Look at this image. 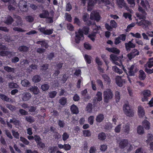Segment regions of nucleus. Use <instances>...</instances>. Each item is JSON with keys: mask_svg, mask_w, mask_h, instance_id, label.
Wrapping results in <instances>:
<instances>
[{"mask_svg": "<svg viewBox=\"0 0 153 153\" xmlns=\"http://www.w3.org/2000/svg\"><path fill=\"white\" fill-rule=\"evenodd\" d=\"M119 146L121 149L128 152L131 151L133 149L132 145L127 139H126L122 140L120 141Z\"/></svg>", "mask_w": 153, "mask_h": 153, "instance_id": "nucleus-1", "label": "nucleus"}, {"mask_svg": "<svg viewBox=\"0 0 153 153\" xmlns=\"http://www.w3.org/2000/svg\"><path fill=\"white\" fill-rule=\"evenodd\" d=\"M89 30L88 27H84L83 29V31L80 29L78 32H76V36L75 38V42L77 43H79L80 40L83 39V32H84L85 34H87L88 33Z\"/></svg>", "mask_w": 153, "mask_h": 153, "instance_id": "nucleus-2", "label": "nucleus"}, {"mask_svg": "<svg viewBox=\"0 0 153 153\" xmlns=\"http://www.w3.org/2000/svg\"><path fill=\"white\" fill-rule=\"evenodd\" d=\"M123 69L127 74V75L131 76H134L135 75V74L138 71V69L137 65L135 64L132 65L128 67V73H127V70L124 67H123Z\"/></svg>", "mask_w": 153, "mask_h": 153, "instance_id": "nucleus-3", "label": "nucleus"}, {"mask_svg": "<svg viewBox=\"0 0 153 153\" xmlns=\"http://www.w3.org/2000/svg\"><path fill=\"white\" fill-rule=\"evenodd\" d=\"M104 101L106 102H108V100L112 99L113 97V94L111 90L107 89L103 93Z\"/></svg>", "mask_w": 153, "mask_h": 153, "instance_id": "nucleus-4", "label": "nucleus"}, {"mask_svg": "<svg viewBox=\"0 0 153 153\" xmlns=\"http://www.w3.org/2000/svg\"><path fill=\"white\" fill-rule=\"evenodd\" d=\"M27 4V2L23 0L20 1L18 4V6L21 10L25 12L28 10Z\"/></svg>", "mask_w": 153, "mask_h": 153, "instance_id": "nucleus-5", "label": "nucleus"}, {"mask_svg": "<svg viewBox=\"0 0 153 153\" xmlns=\"http://www.w3.org/2000/svg\"><path fill=\"white\" fill-rule=\"evenodd\" d=\"M130 124L128 123L122 124V131L126 134H128L130 131Z\"/></svg>", "mask_w": 153, "mask_h": 153, "instance_id": "nucleus-6", "label": "nucleus"}, {"mask_svg": "<svg viewBox=\"0 0 153 153\" xmlns=\"http://www.w3.org/2000/svg\"><path fill=\"white\" fill-rule=\"evenodd\" d=\"M99 13L96 11H92L90 15V19L91 20H95L98 21L100 19Z\"/></svg>", "mask_w": 153, "mask_h": 153, "instance_id": "nucleus-7", "label": "nucleus"}, {"mask_svg": "<svg viewBox=\"0 0 153 153\" xmlns=\"http://www.w3.org/2000/svg\"><path fill=\"white\" fill-rule=\"evenodd\" d=\"M39 31L44 34L46 35H49L52 33L53 29H46L45 27H41L39 28Z\"/></svg>", "mask_w": 153, "mask_h": 153, "instance_id": "nucleus-8", "label": "nucleus"}, {"mask_svg": "<svg viewBox=\"0 0 153 153\" xmlns=\"http://www.w3.org/2000/svg\"><path fill=\"white\" fill-rule=\"evenodd\" d=\"M31 97V94L30 93L28 92H24L22 94V99L24 101H27L30 99Z\"/></svg>", "mask_w": 153, "mask_h": 153, "instance_id": "nucleus-9", "label": "nucleus"}, {"mask_svg": "<svg viewBox=\"0 0 153 153\" xmlns=\"http://www.w3.org/2000/svg\"><path fill=\"white\" fill-rule=\"evenodd\" d=\"M132 40L128 43L125 44L126 48L127 51H129L131 48H134L135 47V45L132 42Z\"/></svg>", "mask_w": 153, "mask_h": 153, "instance_id": "nucleus-10", "label": "nucleus"}, {"mask_svg": "<svg viewBox=\"0 0 153 153\" xmlns=\"http://www.w3.org/2000/svg\"><path fill=\"white\" fill-rule=\"evenodd\" d=\"M97 0H89L88 3V10L90 11L92 10V7L96 3Z\"/></svg>", "mask_w": 153, "mask_h": 153, "instance_id": "nucleus-11", "label": "nucleus"}, {"mask_svg": "<svg viewBox=\"0 0 153 153\" xmlns=\"http://www.w3.org/2000/svg\"><path fill=\"white\" fill-rule=\"evenodd\" d=\"M49 15V13L47 10H42V13L39 15V16L41 18H46L48 17Z\"/></svg>", "mask_w": 153, "mask_h": 153, "instance_id": "nucleus-12", "label": "nucleus"}, {"mask_svg": "<svg viewBox=\"0 0 153 153\" xmlns=\"http://www.w3.org/2000/svg\"><path fill=\"white\" fill-rule=\"evenodd\" d=\"M116 83L120 87H122L123 83L125 82L126 80L124 79H122L120 77H118L116 79Z\"/></svg>", "mask_w": 153, "mask_h": 153, "instance_id": "nucleus-13", "label": "nucleus"}, {"mask_svg": "<svg viewBox=\"0 0 153 153\" xmlns=\"http://www.w3.org/2000/svg\"><path fill=\"white\" fill-rule=\"evenodd\" d=\"M138 114L140 117H143L145 115L144 110L143 107L141 106L138 107Z\"/></svg>", "mask_w": 153, "mask_h": 153, "instance_id": "nucleus-14", "label": "nucleus"}, {"mask_svg": "<svg viewBox=\"0 0 153 153\" xmlns=\"http://www.w3.org/2000/svg\"><path fill=\"white\" fill-rule=\"evenodd\" d=\"M143 126L146 129L149 130L150 128V124L149 122L146 120H144L142 123Z\"/></svg>", "mask_w": 153, "mask_h": 153, "instance_id": "nucleus-15", "label": "nucleus"}, {"mask_svg": "<svg viewBox=\"0 0 153 153\" xmlns=\"http://www.w3.org/2000/svg\"><path fill=\"white\" fill-rule=\"evenodd\" d=\"M29 90L33 92L35 94H38L39 91L37 87L36 86H31L29 88Z\"/></svg>", "mask_w": 153, "mask_h": 153, "instance_id": "nucleus-16", "label": "nucleus"}, {"mask_svg": "<svg viewBox=\"0 0 153 153\" xmlns=\"http://www.w3.org/2000/svg\"><path fill=\"white\" fill-rule=\"evenodd\" d=\"M104 119V115L102 114H99L97 115L96 118V121L100 123L102 122Z\"/></svg>", "mask_w": 153, "mask_h": 153, "instance_id": "nucleus-17", "label": "nucleus"}, {"mask_svg": "<svg viewBox=\"0 0 153 153\" xmlns=\"http://www.w3.org/2000/svg\"><path fill=\"white\" fill-rule=\"evenodd\" d=\"M146 13L145 11H143V12H140V13H137L136 15L137 17L139 19H144L146 18Z\"/></svg>", "mask_w": 153, "mask_h": 153, "instance_id": "nucleus-18", "label": "nucleus"}, {"mask_svg": "<svg viewBox=\"0 0 153 153\" xmlns=\"http://www.w3.org/2000/svg\"><path fill=\"white\" fill-rule=\"evenodd\" d=\"M106 50L108 51L114 53L116 54H119L120 52V50L117 48H107Z\"/></svg>", "mask_w": 153, "mask_h": 153, "instance_id": "nucleus-19", "label": "nucleus"}, {"mask_svg": "<svg viewBox=\"0 0 153 153\" xmlns=\"http://www.w3.org/2000/svg\"><path fill=\"white\" fill-rule=\"evenodd\" d=\"M13 21V19L10 16H8L6 18V21L4 22V23L7 25H9L12 24Z\"/></svg>", "mask_w": 153, "mask_h": 153, "instance_id": "nucleus-20", "label": "nucleus"}, {"mask_svg": "<svg viewBox=\"0 0 153 153\" xmlns=\"http://www.w3.org/2000/svg\"><path fill=\"white\" fill-rule=\"evenodd\" d=\"M71 111L74 114H76L79 112L77 107L74 105H73L71 106Z\"/></svg>", "mask_w": 153, "mask_h": 153, "instance_id": "nucleus-21", "label": "nucleus"}, {"mask_svg": "<svg viewBox=\"0 0 153 153\" xmlns=\"http://www.w3.org/2000/svg\"><path fill=\"white\" fill-rule=\"evenodd\" d=\"M139 77L140 80H143L146 77V75L145 72L142 70L139 71Z\"/></svg>", "mask_w": 153, "mask_h": 153, "instance_id": "nucleus-22", "label": "nucleus"}, {"mask_svg": "<svg viewBox=\"0 0 153 153\" xmlns=\"http://www.w3.org/2000/svg\"><path fill=\"white\" fill-rule=\"evenodd\" d=\"M102 76L105 82L107 84H109L111 82V79L108 76L105 74H102Z\"/></svg>", "mask_w": 153, "mask_h": 153, "instance_id": "nucleus-23", "label": "nucleus"}, {"mask_svg": "<svg viewBox=\"0 0 153 153\" xmlns=\"http://www.w3.org/2000/svg\"><path fill=\"white\" fill-rule=\"evenodd\" d=\"M117 3L119 6L121 8L126 6V3L124 0H117Z\"/></svg>", "mask_w": 153, "mask_h": 153, "instance_id": "nucleus-24", "label": "nucleus"}, {"mask_svg": "<svg viewBox=\"0 0 153 153\" xmlns=\"http://www.w3.org/2000/svg\"><path fill=\"white\" fill-rule=\"evenodd\" d=\"M28 47L24 45L20 46L18 48L19 51L21 52H26L28 51Z\"/></svg>", "mask_w": 153, "mask_h": 153, "instance_id": "nucleus-25", "label": "nucleus"}, {"mask_svg": "<svg viewBox=\"0 0 153 153\" xmlns=\"http://www.w3.org/2000/svg\"><path fill=\"white\" fill-rule=\"evenodd\" d=\"M4 69L5 71L9 73H14L15 72V68H11L7 66H4Z\"/></svg>", "mask_w": 153, "mask_h": 153, "instance_id": "nucleus-26", "label": "nucleus"}, {"mask_svg": "<svg viewBox=\"0 0 153 153\" xmlns=\"http://www.w3.org/2000/svg\"><path fill=\"white\" fill-rule=\"evenodd\" d=\"M0 98L2 100L7 102H10L11 100L10 98H8L7 96L3 94H0Z\"/></svg>", "mask_w": 153, "mask_h": 153, "instance_id": "nucleus-27", "label": "nucleus"}, {"mask_svg": "<svg viewBox=\"0 0 153 153\" xmlns=\"http://www.w3.org/2000/svg\"><path fill=\"white\" fill-rule=\"evenodd\" d=\"M21 84L23 86L27 87L29 86L30 83L28 80L25 79L21 81Z\"/></svg>", "mask_w": 153, "mask_h": 153, "instance_id": "nucleus-28", "label": "nucleus"}, {"mask_svg": "<svg viewBox=\"0 0 153 153\" xmlns=\"http://www.w3.org/2000/svg\"><path fill=\"white\" fill-rule=\"evenodd\" d=\"M134 111L131 109L126 112L124 114L127 116L129 117H132L134 116Z\"/></svg>", "mask_w": 153, "mask_h": 153, "instance_id": "nucleus-29", "label": "nucleus"}, {"mask_svg": "<svg viewBox=\"0 0 153 153\" xmlns=\"http://www.w3.org/2000/svg\"><path fill=\"white\" fill-rule=\"evenodd\" d=\"M137 132L138 134H142L144 133V129L142 126H139L137 129Z\"/></svg>", "mask_w": 153, "mask_h": 153, "instance_id": "nucleus-30", "label": "nucleus"}, {"mask_svg": "<svg viewBox=\"0 0 153 153\" xmlns=\"http://www.w3.org/2000/svg\"><path fill=\"white\" fill-rule=\"evenodd\" d=\"M41 79L40 77L38 75L34 76L32 78L33 81L34 82H38L41 80Z\"/></svg>", "mask_w": 153, "mask_h": 153, "instance_id": "nucleus-31", "label": "nucleus"}, {"mask_svg": "<svg viewBox=\"0 0 153 153\" xmlns=\"http://www.w3.org/2000/svg\"><path fill=\"white\" fill-rule=\"evenodd\" d=\"M10 122L13 123L15 126H18L19 124V121L15 118H13L12 119H10Z\"/></svg>", "mask_w": 153, "mask_h": 153, "instance_id": "nucleus-32", "label": "nucleus"}, {"mask_svg": "<svg viewBox=\"0 0 153 153\" xmlns=\"http://www.w3.org/2000/svg\"><path fill=\"white\" fill-rule=\"evenodd\" d=\"M98 137L100 140H103L105 139L106 136L104 133L101 132L98 134Z\"/></svg>", "mask_w": 153, "mask_h": 153, "instance_id": "nucleus-33", "label": "nucleus"}, {"mask_svg": "<svg viewBox=\"0 0 153 153\" xmlns=\"http://www.w3.org/2000/svg\"><path fill=\"white\" fill-rule=\"evenodd\" d=\"M17 20L16 21V23L18 26H22L23 24L21 18L19 16L16 17V18Z\"/></svg>", "mask_w": 153, "mask_h": 153, "instance_id": "nucleus-34", "label": "nucleus"}, {"mask_svg": "<svg viewBox=\"0 0 153 153\" xmlns=\"http://www.w3.org/2000/svg\"><path fill=\"white\" fill-rule=\"evenodd\" d=\"M141 23L145 27H147L151 25V23L150 22L145 19L141 20Z\"/></svg>", "mask_w": 153, "mask_h": 153, "instance_id": "nucleus-35", "label": "nucleus"}, {"mask_svg": "<svg viewBox=\"0 0 153 153\" xmlns=\"http://www.w3.org/2000/svg\"><path fill=\"white\" fill-rule=\"evenodd\" d=\"M151 91L149 90H144L143 92V94L144 96L147 97L151 96Z\"/></svg>", "mask_w": 153, "mask_h": 153, "instance_id": "nucleus-36", "label": "nucleus"}, {"mask_svg": "<svg viewBox=\"0 0 153 153\" xmlns=\"http://www.w3.org/2000/svg\"><path fill=\"white\" fill-rule=\"evenodd\" d=\"M131 109V108L128 104L126 103L124 105L123 107V110L124 113L129 110Z\"/></svg>", "mask_w": 153, "mask_h": 153, "instance_id": "nucleus-37", "label": "nucleus"}, {"mask_svg": "<svg viewBox=\"0 0 153 153\" xmlns=\"http://www.w3.org/2000/svg\"><path fill=\"white\" fill-rule=\"evenodd\" d=\"M11 132L13 136L15 138L17 139L19 138V134L18 132L12 129L11 130Z\"/></svg>", "mask_w": 153, "mask_h": 153, "instance_id": "nucleus-38", "label": "nucleus"}, {"mask_svg": "<svg viewBox=\"0 0 153 153\" xmlns=\"http://www.w3.org/2000/svg\"><path fill=\"white\" fill-rule=\"evenodd\" d=\"M113 70L115 72L119 74H122L123 73L122 71L118 68L116 66H114L113 67Z\"/></svg>", "mask_w": 153, "mask_h": 153, "instance_id": "nucleus-39", "label": "nucleus"}, {"mask_svg": "<svg viewBox=\"0 0 153 153\" xmlns=\"http://www.w3.org/2000/svg\"><path fill=\"white\" fill-rule=\"evenodd\" d=\"M37 68V66L34 64H32L30 65L29 68H27V70L29 72L32 71V70L36 69Z\"/></svg>", "mask_w": 153, "mask_h": 153, "instance_id": "nucleus-40", "label": "nucleus"}, {"mask_svg": "<svg viewBox=\"0 0 153 153\" xmlns=\"http://www.w3.org/2000/svg\"><path fill=\"white\" fill-rule=\"evenodd\" d=\"M146 65L149 68H150L153 66V58L149 59V61L147 63Z\"/></svg>", "mask_w": 153, "mask_h": 153, "instance_id": "nucleus-41", "label": "nucleus"}, {"mask_svg": "<svg viewBox=\"0 0 153 153\" xmlns=\"http://www.w3.org/2000/svg\"><path fill=\"white\" fill-rule=\"evenodd\" d=\"M20 139L21 141L26 145H28L29 143L28 141L23 137H20Z\"/></svg>", "mask_w": 153, "mask_h": 153, "instance_id": "nucleus-42", "label": "nucleus"}, {"mask_svg": "<svg viewBox=\"0 0 153 153\" xmlns=\"http://www.w3.org/2000/svg\"><path fill=\"white\" fill-rule=\"evenodd\" d=\"M7 108L9 109L12 111H15L16 109V108L14 106L8 104L6 105Z\"/></svg>", "mask_w": 153, "mask_h": 153, "instance_id": "nucleus-43", "label": "nucleus"}, {"mask_svg": "<svg viewBox=\"0 0 153 153\" xmlns=\"http://www.w3.org/2000/svg\"><path fill=\"white\" fill-rule=\"evenodd\" d=\"M9 87L10 88H17L19 86L16 83L10 82L9 84Z\"/></svg>", "mask_w": 153, "mask_h": 153, "instance_id": "nucleus-44", "label": "nucleus"}, {"mask_svg": "<svg viewBox=\"0 0 153 153\" xmlns=\"http://www.w3.org/2000/svg\"><path fill=\"white\" fill-rule=\"evenodd\" d=\"M122 124L118 125L115 128L114 131L116 133H119L121 130Z\"/></svg>", "mask_w": 153, "mask_h": 153, "instance_id": "nucleus-45", "label": "nucleus"}, {"mask_svg": "<svg viewBox=\"0 0 153 153\" xmlns=\"http://www.w3.org/2000/svg\"><path fill=\"white\" fill-rule=\"evenodd\" d=\"M25 19L27 21L29 22H32L34 20L33 17L31 16H28L25 17Z\"/></svg>", "mask_w": 153, "mask_h": 153, "instance_id": "nucleus-46", "label": "nucleus"}, {"mask_svg": "<svg viewBox=\"0 0 153 153\" xmlns=\"http://www.w3.org/2000/svg\"><path fill=\"white\" fill-rule=\"evenodd\" d=\"M25 119L27 121L30 123L33 122L34 121V118L31 116H26Z\"/></svg>", "mask_w": 153, "mask_h": 153, "instance_id": "nucleus-47", "label": "nucleus"}, {"mask_svg": "<svg viewBox=\"0 0 153 153\" xmlns=\"http://www.w3.org/2000/svg\"><path fill=\"white\" fill-rule=\"evenodd\" d=\"M84 57L87 62L88 64L91 63V56L87 55L85 54Z\"/></svg>", "mask_w": 153, "mask_h": 153, "instance_id": "nucleus-48", "label": "nucleus"}, {"mask_svg": "<svg viewBox=\"0 0 153 153\" xmlns=\"http://www.w3.org/2000/svg\"><path fill=\"white\" fill-rule=\"evenodd\" d=\"M97 99L98 101H100L102 100V93L100 92H98L97 94Z\"/></svg>", "mask_w": 153, "mask_h": 153, "instance_id": "nucleus-49", "label": "nucleus"}, {"mask_svg": "<svg viewBox=\"0 0 153 153\" xmlns=\"http://www.w3.org/2000/svg\"><path fill=\"white\" fill-rule=\"evenodd\" d=\"M29 111L30 112H36V113H37V111H36V107L33 106H30L29 107Z\"/></svg>", "mask_w": 153, "mask_h": 153, "instance_id": "nucleus-50", "label": "nucleus"}, {"mask_svg": "<svg viewBox=\"0 0 153 153\" xmlns=\"http://www.w3.org/2000/svg\"><path fill=\"white\" fill-rule=\"evenodd\" d=\"M37 144L38 147L40 149L41 148L42 149L45 147V144L41 141L37 143Z\"/></svg>", "mask_w": 153, "mask_h": 153, "instance_id": "nucleus-51", "label": "nucleus"}, {"mask_svg": "<svg viewBox=\"0 0 153 153\" xmlns=\"http://www.w3.org/2000/svg\"><path fill=\"white\" fill-rule=\"evenodd\" d=\"M59 102L61 105H64L66 103V99L65 97H62L59 100Z\"/></svg>", "mask_w": 153, "mask_h": 153, "instance_id": "nucleus-52", "label": "nucleus"}, {"mask_svg": "<svg viewBox=\"0 0 153 153\" xmlns=\"http://www.w3.org/2000/svg\"><path fill=\"white\" fill-rule=\"evenodd\" d=\"M131 53L134 55V56L135 57L136 56L138 55L139 54V51L136 49H134L132 50Z\"/></svg>", "mask_w": 153, "mask_h": 153, "instance_id": "nucleus-53", "label": "nucleus"}, {"mask_svg": "<svg viewBox=\"0 0 153 153\" xmlns=\"http://www.w3.org/2000/svg\"><path fill=\"white\" fill-rule=\"evenodd\" d=\"M57 94V92L54 91L50 92L48 94L49 97L51 98L54 97Z\"/></svg>", "mask_w": 153, "mask_h": 153, "instance_id": "nucleus-54", "label": "nucleus"}, {"mask_svg": "<svg viewBox=\"0 0 153 153\" xmlns=\"http://www.w3.org/2000/svg\"><path fill=\"white\" fill-rule=\"evenodd\" d=\"M110 25L113 28H115L117 26V24L114 20H111V21Z\"/></svg>", "mask_w": 153, "mask_h": 153, "instance_id": "nucleus-55", "label": "nucleus"}, {"mask_svg": "<svg viewBox=\"0 0 153 153\" xmlns=\"http://www.w3.org/2000/svg\"><path fill=\"white\" fill-rule=\"evenodd\" d=\"M86 110L88 112H91L92 110V105L91 103H88L86 107Z\"/></svg>", "mask_w": 153, "mask_h": 153, "instance_id": "nucleus-56", "label": "nucleus"}, {"mask_svg": "<svg viewBox=\"0 0 153 153\" xmlns=\"http://www.w3.org/2000/svg\"><path fill=\"white\" fill-rule=\"evenodd\" d=\"M65 16L66 17V20L69 22H71L72 19L71 15L68 13H66Z\"/></svg>", "mask_w": 153, "mask_h": 153, "instance_id": "nucleus-57", "label": "nucleus"}, {"mask_svg": "<svg viewBox=\"0 0 153 153\" xmlns=\"http://www.w3.org/2000/svg\"><path fill=\"white\" fill-rule=\"evenodd\" d=\"M49 88V86L48 85L45 84L42 85L41 86V88L42 90L45 91L47 90Z\"/></svg>", "mask_w": 153, "mask_h": 153, "instance_id": "nucleus-58", "label": "nucleus"}, {"mask_svg": "<svg viewBox=\"0 0 153 153\" xmlns=\"http://www.w3.org/2000/svg\"><path fill=\"white\" fill-rule=\"evenodd\" d=\"M5 134L7 135V136L9 138L11 139H13V137L11 135L10 132L9 131V130H5Z\"/></svg>", "mask_w": 153, "mask_h": 153, "instance_id": "nucleus-59", "label": "nucleus"}, {"mask_svg": "<svg viewBox=\"0 0 153 153\" xmlns=\"http://www.w3.org/2000/svg\"><path fill=\"white\" fill-rule=\"evenodd\" d=\"M62 140L64 141H65L67 140L69 137L68 134L66 132L64 133L62 135Z\"/></svg>", "mask_w": 153, "mask_h": 153, "instance_id": "nucleus-60", "label": "nucleus"}, {"mask_svg": "<svg viewBox=\"0 0 153 153\" xmlns=\"http://www.w3.org/2000/svg\"><path fill=\"white\" fill-rule=\"evenodd\" d=\"M89 18V16L88 14L85 13L83 14L82 19L84 22H86L87 20H88Z\"/></svg>", "mask_w": 153, "mask_h": 153, "instance_id": "nucleus-61", "label": "nucleus"}, {"mask_svg": "<svg viewBox=\"0 0 153 153\" xmlns=\"http://www.w3.org/2000/svg\"><path fill=\"white\" fill-rule=\"evenodd\" d=\"M83 134L85 137H89L91 135L90 131L88 130L84 131H83Z\"/></svg>", "mask_w": 153, "mask_h": 153, "instance_id": "nucleus-62", "label": "nucleus"}, {"mask_svg": "<svg viewBox=\"0 0 153 153\" xmlns=\"http://www.w3.org/2000/svg\"><path fill=\"white\" fill-rule=\"evenodd\" d=\"M94 119V117L92 116H90L88 118V122L91 125H92L93 124Z\"/></svg>", "mask_w": 153, "mask_h": 153, "instance_id": "nucleus-63", "label": "nucleus"}, {"mask_svg": "<svg viewBox=\"0 0 153 153\" xmlns=\"http://www.w3.org/2000/svg\"><path fill=\"white\" fill-rule=\"evenodd\" d=\"M115 97L116 99V101L118 102L120 99V93L118 91H116L115 93Z\"/></svg>", "mask_w": 153, "mask_h": 153, "instance_id": "nucleus-64", "label": "nucleus"}]
</instances>
